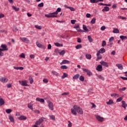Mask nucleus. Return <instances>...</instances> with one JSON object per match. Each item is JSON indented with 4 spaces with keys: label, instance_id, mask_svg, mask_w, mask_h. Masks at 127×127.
I'll list each match as a JSON object with an SVG mask.
<instances>
[{
    "label": "nucleus",
    "instance_id": "obj_1",
    "mask_svg": "<svg viewBox=\"0 0 127 127\" xmlns=\"http://www.w3.org/2000/svg\"><path fill=\"white\" fill-rule=\"evenodd\" d=\"M70 112L72 115L76 116L77 113L79 115H83V112L82 108L79 107L78 105H74L73 108L71 109Z\"/></svg>",
    "mask_w": 127,
    "mask_h": 127
},
{
    "label": "nucleus",
    "instance_id": "obj_2",
    "mask_svg": "<svg viewBox=\"0 0 127 127\" xmlns=\"http://www.w3.org/2000/svg\"><path fill=\"white\" fill-rule=\"evenodd\" d=\"M60 11H61V8H58L55 12L50 13L48 14H45V16H46V17H48V18H50L51 17H57V14H58V12H60Z\"/></svg>",
    "mask_w": 127,
    "mask_h": 127
},
{
    "label": "nucleus",
    "instance_id": "obj_3",
    "mask_svg": "<svg viewBox=\"0 0 127 127\" xmlns=\"http://www.w3.org/2000/svg\"><path fill=\"white\" fill-rule=\"evenodd\" d=\"M47 103L50 110H51V111H53L54 110V105H53V103L49 100L47 101Z\"/></svg>",
    "mask_w": 127,
    "mask_h": 127
},
{
    "label": "nucleus",
    "instance_id": "obj_4",
    "mask_svg": "<svg viewBox=\"0 0 127 127\" xmlns=\"http://www.w3.org/2000/svg\"><path fill=\"white\" fill-rule=\"evenodd\" d=\"M82 71H83V72H85V73H86V74H87V75H88V76H92L93 75V73H92V72H91V71H90V70H89L86 68H83Z\"/></svg>",
    "mask_w": 127,
    "mask_h": 127
},
{
    "label": "nucleus",
    "instance_id": "obj_5",
    "mask_svg": "<svg viewBox=\"0 0 127 127\" xmlns=\"http://www.w3.org/2000/svg\"><path fill=\"white\" fill-rule=\"evenodd\" d=\"M19 84H20V85H21V86H26L27 87H28L29 86L28 85V84H27V83H28V81L26 80H23V81L19 80Z\"/></svg>",
    "mask_w": 127,
    "mask_h": 127
},
{
    "label": "nucleus",
    "instance_id": "obj_6",
    "mask_svg": "<svg viewBox=\"0 0 127 127\" xmlns=\"http://www.w3.org/2000/svg\"><path fill=\"white\" fill-rule=\"evenodd\" d=\"M20 40L23 41V42H25V43L28 44L29 42H30V41L25 37H20Z\"/></svg>",
    "mask_w": 127,
    "mask_h": 127
},
{
    "label": "nucleus",
    "instance_id": "obj_7",
    "mask_svg": "<svg viewBox=\"0 0 127 127\" xmlns=\"http://www.w3.org/2000/svg\"><path fill=\"white\" fill-rule=\"evenodd\" d=\"M36 44L39 48H41L42 49H46V46L40 44L39 42H36Z\"/></svg>",
    "mask_w": 127,
    "mask_h": 127
},
{
    "label": "nucleus",
    "instance_id": "obj_8",
    "mask_svg": "<svg viewBox=\"0 0 127 127\" xmlns=\"http://www.w3.org/2000/svg\"><path fill=\"white\" fill-rule=\"evenodd\" d=\"M0 82H1V83H7V82H8V79L6 77H1L0 78Z\"/></svg>",
    "mask_w": 127,
    "mask_h": 127
},
{
    "label": "nucleus",
    "instance_id": "obj_9",
    "mask_svg": "<svg viewBox=\"0 0 127 127\" xmlns=\"http://www.w3.org/2000/svg\"><path fill=\"white\" fill-rule=\"evenodd\" d=\"M0 47L1 48H2L1 49L2 51H7L8 50V49H7L5 45H3V44L1 45Z\"/></svg>",
    "mask_w": 127,
    "mask_h": 127
},
{
    "label": "nucleus",
    "instance_id": "obj_10",
    "mask_svg": "<svg viewBox=\"0 0 127 127\" xmlns=\"http://www.w3.org/2000/svg\"><path fill=\"white\" fill-rule=\"evenodd\" d=\"M96 120H97L98 122H100V123L104 122V118L101 117L100 116H96Z\"/></svg>",
    "mask_w": 127,
    "mask_h": 127
},
{
    "label": "nucleus",
    "instance_id": "obj_11",
    "mask_svg": "<svg viewBox=\"0 0 127 127\" xmlns=\"http://www.w3.org/2000/svg\"><path fill=\"white\" fill-rule=\"evenodd\" d=\"M122 108H123L124 109H125L126 110V109H127V103H126V101H122Z\"/></svg>",
    "mask_w": 127,
    "mask_h": 127
},
{
    "label": "nucleus",
    "instance_id": "obj_12",
    "mask_svg": "<svg viewBox=\"0 0 127 127\" xmlns=\"http://www.w3.org/2000/svg\"><path fill=\"white\" fill-rule=\"evenodd\" d=\"M96 70L97 71H99V72H101V71H103V66H102V65H98L96 67Z\"/></svg>",
    "mask_w": 127,
    "mask_h": 127
},
{
    "label": "nucleus",
    "instance_id": "obj_13",
    "mask_svg": "<svg viewBox=\"0 0 127 127\" xmlns=\"http://www.w3.org/2000/svg\"><path fill=\"white\" fill-rule=\"evenodd\" d=\"M70 64V61L66 60H64L63 61V62L60 63L61 65H63L64 64Z\"/></svg>",
    "mask_w": 127,
    "mask_h": 127
},
{
    "label": "nucleus",
    "instance_id": "obj_14",
    "mask_svg": "<svg viewBox=\"0 0 127 127\" xmlns=\"http://www.w3.org/2000/svg\"><path fill=\"white\" fill-rule=\"evenodd\" d=\"M96 56L97 57L96 59V61H98V60H101V59H102V55H100L99 53H97Z\"/></svg>",
    "mask_w": 127,
    "mask_h": 127
},
{
    "label": "nucleus",
    "instance_id": "obj_15",
    "mask_svg": "<svg viewBox=\"0 0 127 127\" xmlns=\"http://www.w3.org/2000/svg\"><path fill=\"white\" fill-rule=\"evenodd\" d=\"M52 73L53 74V75H54V76H56V77H60V74L57 72V71H52Z\"/></svg>",
    "mask_w": 127,
    "mask_h": 127
},
{
    "label": "nucleus",
    "instance_id": "obj_16",
    "mask_svg": "<svg viewBox=\"0 0 127 127\" xmlns=\"http://www.w3.org/2000/svg\"><path fill=\"white\" fill-rule=\"evenodd\" d=\"M106 52V50L102 48L99 50V51L97 52V53H99V54H103V53H105Z\"/></svg>",
    "mask_w": 127,
    "mask_h": 127
},
{
    "label": "nucleus",
    "instance_id": "obj_17",
    "mask_svg": "<svg viewBox=\"0 0 127 127\" xmlns=\"http://www.w3.org/2000/svg\"><path fill=\"white\" fill-rule=\"evenodd\" d=\"M74 28H76L78 32H83V31H82V30L79 29V28H80V26H79V25H76L74 27Z\"/></svg>",
    "mask_w": 127,
    "mask_h": 127
},
{
    "label": "nucleus",
    "instance_id": "obj_18",
    "mask_svg": "<svg viewBox=\"0 0 127 127\" xmlns=\"http://www.w3.org/2000/svg\"><path fill=\"white\" fill-rule=\"evenodd\" d=\"M96 76L98 79H100V80H101L102 81H104V80H105V78L102 75L96 74Z\"/></svg>",
    "mask_w": 127,
    "mask_h": 127
},
{
    "label": "nucleus",
    "instance_id": "obj_19",
    "mask_svg": "<svg viewBox=\"0 0 127 127\" xmlns=\"http://www.w3.org/2000/svg\"><path fill=\"white\" fill-rule=\"evenodd\" d=\"M27 119V118L24 116H21L18 118V120H20V121H25Z\"/></svg>",
    "mask_w": 127,
    "mask_h": 127
},
{
    "label": "nucleus",
    "instance_id": "obj_20",
    "mask_svg": "<svg viewBox=\"0 0 127 127\" xmlns=\"http://www.w3.org/2000/svg\"><path fill=\"white\" fill-rule=\"evenodd\" d=\"M100 64H101L102 66H104L105 67H109V64H108V63L105 62H100Z\"/></svg>",
    "mask_w": 127,
    "mask_h": 127
},
{
    "label": "nucleus",
    "instance_id": "obj_21",
    "mask_svg": "<svg viewBox=\"0 0 127 127\" xmlns=\"http://www.w3.org/2000/svg\"><path fill=\"white\" fill-rule=\"evenodd\" d=\"M36 100L38 102H40V103H44L45 102L43 98H37L36 99Z\"/></svg>",
    "mask_w": 127,
    "mask_h": 127
},
{
    "label": "nucleus",
    "instance_id": "obj_22",
    "mask_svg": "<svg viewBox=\"0 0 127 127\" xmlns=\"http://www.w3.org/2000/svg\"><path fill=\"white\" fill-rule=\"evenodd\" d=\"M3 105H4V100H3V99L0 96V106Z\"/></svg>",
    "mask_w": 127,
    "mask_h": 127
},
{
    "label": "nucleus",
    "instance_id": "obj_23",
    "mask_svg": "<svg viewBox=\"0 0 127 127\" xmlns=\"http://www.w3.org/2000/svg\"><path fill=\"white\" fill-rule=\"evenodd\" d=\"M85 57L86 59H88V60H91V59L92 58V55H91V54H86Z\"/></svg>",
    "mask_w": 127,
    "mask_h": 127
},
{
    "label": "nucleus",
    "instance_id": "obj_24",
    "mask_svg": "<svg viewBox=\"0 0 127 127\" xmlns=\"http://www.w3.org/2000/svg\"><path fill=\"white\" fill-rule=\"evenodd\" d=\"M111 97H112L113 98H119V97H120V95H119L118 94H116V93H113L111 95Z\"/></svg>",
    "mask_w": 127,
    "mask_h": 127
},
{
    "label": "nucleus",
    "instance_id": "obj_25",
    "mask_svg": "<svg viewBox=\"0 0 127 127\" xmlns=\"http://www.w3.org/2000/svg\"><path fill=\"white\" fill-rule=\"evenodd\" d=\"M8 119L11 122V123H14V119L11 115H9L8 116Z\"/></svg>",
    "mask_w": 127,
    "mask_h": 127
},
{
    "label": "nucleus",
    "instance_id": "obj_26",
    "mask_svg": "<svg viewBox=\"0 0 127 127\" xmlns=\"http://www.w3.org/2000/svg\"><path fill=\"white\" fill-rule=\"evenodd\" d=\"M117 67H118V68L120 69V70H123L124 69V67L123 66V65L121 64H116Z\"/></svg>",
    "mask_w": 127,
    "mask_h": 127
},
{
    "label": "nucleus",
    "instance_id": "obj_27",
    "mask_svg": "<svg viewBox=\"0 0 127 127\" xmlns=\"http://www.w3.org/2000/svg\"><path fill=\"white\" fill-rule=\"evenodd\" d=\"M13 68L15 70H23V69H24V68L22 66H18V67L14 66Z\"/></svg>",
    "mask_w": 127,
    "mask_h": 127
},
{
    "label": "nucleus",
    "instance_id": "obj_28",
    "mask_svg": "<svg viewBox=\"0 0 127 127\" xmlns=\"http://www.w3.org/2000/svg\"><path fill=\"white\" fill-rule=\"evenodd\" d=\"M106 104L107 105H113V104H114V100L110 99L108 102H106Z\"/></svg>",
    "mask_w": 127,
    "mask_h": 127
},
{
    "label": "nucleus",
    "instance_id": "obj_29",
    "mask_svg": "<svg viewBox=\"0 0 127 127\" xmlns=\"http://www.w3.org/2000/svg\"><path fill=\"white\" fill-rule=\"evenodd\" d=\"M55 46H57L58 47H63V44H60L59 43H54Z\"/></svg>",
    "mask_w": 127,
    "mask_h": 127
},
{
    "label": "nucleus",
    "instance_id": "obj_30",
    "mask_svg": "<svg viewBox=\"0 0 127 127\" xmlns=\"http://www.w3.org/2000/svg\"><path fill=\"white\" fill-rule=\"evenodd\" d=\"M110 10V8L108 6H105L102 9V11H109Z\"/></svg>",
    "mask_w": 127,
    "mask_h": 127
},
{
    "label": "nucleus",
    "instance_id": "obj_31",
    "mask_svg": "<svg viewBox=\"0 0 127 127\" xmlns=\"http://www.w3.org/2000/svg\"><path fill=\"white\" fill-rule=\"evenodd\" d=\"M28 108L30 109V110L33 111V107H32V104L31 103H29L28 104Z\"/></svg>",
    "mask_w": 127,
    "mask_h": 127
},
{
    "label": "nucleus",
    "instance_id": "obj_32",
    "mask_svg": "<svg viewBox=\"0 0 127 127\" xmlns=\"http://www.w3.org/2000/svg\"><path fill=\"white\" fill-rule=\"evenodd\" d=\"M113 33H120V30L118 29V28H114Z\"/></svg>",
    "mask_w": 127,
    "mask_h": 127
},
{
    "label": "nucleus",
    "instance_id": "obj_33",
    "mask_svg": "<svg viewBox=\"0 0 127 127\" xmlns=\"http://www.w3.org/2000/svg\"><path fill=\"white\" fill-rule=\"evenodd\" d=\"M79 77H80V74H75L73 77V79H74L75 80H77V79L79 78Z\"/></svg>",
    "mask_w": 127,
    "mask_h": 127
},
{
    "label": "nucleus",
    "instance_id": "obj_34",
    "mask_svg": "<svg viewBox=\"0 0 127 127\" xmlns=\"http://www.w3.org/2000/svg\"><path fill=\"white\" fill-rule=\"evenodd\" d=\"M87 38L89 42L90 43L93 42V38H92V37L91 36H88Z\"/></svg>",
    "mask_w": 127,
    "mask_h": 127
},
{
    "label": "nucleus",
    "instance_id": "obj_35",
    "mask_svg": "<svg viewBox=\"0 0 127 127\" xmlns=\"http://www.w3.org/2000/svg\"><path fill=\"white\" fill-rule=\"evenodd\" d=\"M12 8H13V9L14 10H15V11H18V10H19V7H16L14 6H12Z\"/></svg>",
    "mask_w": 127,
    "mask_h": 127
},
{
    "label": "nucleus",
    "instance_id": "obj_36",
    "mask_svg": "<svg viewBox=\"0 0 127 127\" xmlns=\"http://www.w3.org/2000/svg\"><path fill=\"white\" fill-rule=\"evenodd\" d=\"M35 28H36L37 29H38L39 30H40V29H42V26H38V25H35Z\"/></svg>",
    "mask_w": 127,
    "mask_h": 127
},
{
    "label": "nucleus",
    "instance_id": "obj_37",
    "mask_svg": "<svg viewBox=\"0 0 127 127\" xmlns=\"http://www.w3.org/2000/svg\"><path fill=\"white\" fill-rule=\"evenodd\" d=\"M65 51L64 50H63L61 52H59V53L60 54V55H62L63 56V55H64L65 53Z\"/></svg>",
    "mask_w": 127,
    "mask_h": 127
},
{
    "label": "nucleus",
    "instance_id": "obj_38",
    "mask_svg": "<svg viewBox=\"0 0 127 127\" xmlns=\"http://www.w3.org/2000/svg\"><path fill=\"white\" fill-rule=\"evenodd\" d=\"M91 23L92 24H95L96 23V18H93L91 21Z\"/></svg>",
    "mask_w": 127,
    "mask_h": 127
},
{
    "label": "nucleus",
    "instance_id": "obj_39",
    "mask_svg": "<svg viewBox=\"0 0 127 127\" xmlns=\"http://www.w3.org/2000/svg\"><path fill=\"white\" fill-rule=\"evenodd\" d=\"M29 80L30 81V84H33L34 80H33V78H32V77L31 76H30L29 77Z\"/></svg>",
    "mask_w": 127,
    "mask_h": 127
},
{
    "label": "nucleus",
    "instance_id": "obj_40",
    "mask_svg": "<svg viewBox=\"0 0 127 127\" xmlns=\"http://www.w3.org/2000/svg\"><path fill=\"white\" fill-rule=\"evenodd\" d=\"M5 112H6V114H10V113H11V112H12V110H11V109H6L5 110Z\"/></svg>",
    "mask_w": 127,
    "mask_h": 127
},
{
    "label": "nucleus",
    "instance_id": "obj_41",
    "mask_svg": "<svg viewBox=\"0 0 127 127\" xmlns=\"http://www.w3.org/2000/svg\"><path fill=\"white\" fill-rule=\"evenodd\" d=\"M38 6L39 7H43L44 6V3L41 2L39 4H38Z\"/></svg>",
    "mask_w": 127,
    "mask_h": 127
},
{
    "label": "nucleus",
    "instance_id": "obj_42",
    "mask_svg": "<svg viewBox=\"0 0 127 127\" xmlns=\"http://www.w3.org/2000/svg\"><path fill=\"white\" fill-rule=\"evenodd\" d=\"M76 49H81V48H82V45L79 44V45H77L76 47H75Z\"/></svg>",
    "mask_w": 127,
    "mask_h": 127
},
{
    "label": "nucleus",
    "instance_id": "obj_43",
    "mask_svg": "<svg viewBox=\"0 0 127 127\" xmlns=\"http://www.w3.org/2000/svg\"><path fill=\"white\" fill-rule=\"evenodd\" d=\"M124 99V97L122 96L120 98H119L118 99H117L116 102H121L122 101V100Z\"/></svg>",
    "mask_w": 127,
    "mask_h": 127
},
{
    "label": "nucleus",
    "instance_id": "obj_44",
    "mask_svg": "<svg viewBox=\"0 0 127 127\" xmlns=\"http://www.w3.org/2000/svg\"><path fill=\"white\" fill-rule=\"evenodd\" d=\"M120 37L121 39H122V40H123V41L125 40V39H126V38H127V36H123V35L120 36Z\"/></svg>",
    "mask_w": 127,
    "mask_h": 127
},
{
    "label": "nucleus",
    "instance_id": "obj_45",
    "mask_svg": "<svg viewBox=\"0 0 127 127\" xmlns=\"http://www.w3.org/2000/svg\"><path fill=\"white\" fill-rule=\"evenodd\" d=\"M2 50H1V48H0V57H2V56H3V55H4V54H3V53H2Z\"/></svg>",
    "mask_w": 127,
    "mask_h": 127
},
{
    "label": "nucleus",
    "instance_id": "obj_46",
    "mask_svg": "<svg viewBox=\"0 0 127 127\" xmlns=\"http://www.w3.org/2000/svg\"><path fill=\"white\" fill-rule=\"evenodd\" d=\"M107 45V43L106 42V41H103L102 44V47H105L106 45Z\"/></svg>",
    "mask_w": 127,
    "mask_h": 127
},
{
    "label": "nucleus",
    "instance_id": "obj_47",
    "mask_svg": "<svg viewBox=\"0 0 127 127\" xmlns=\"http://www.w3.org/2000/svg\"><path fill=\"white\" fill-rule=\"evenodd\" d=\"M49 117L53 121H55V116L54 115H50Z\"/></svg>",
    "mask_w": 127,
    "mask_h": 127
},
{
    "label": "nucleus",
    "instance_id": "obj_48",
    "mask_svg": "<svg viewBox=\"0 0 127 127\" xmlns=\"http://www.w3.org/2000/svg\"><path fill=\"white\" fill-rule=\"evenodd\" d=\"M67 76V73L64 72L63 73V76L62 77V79H65V78H66Z\"/></svg>",
    "mask_w": 127,
    "mask_h": 127
},
{
    "label": "nucleus",
    "instance_id": "obj_49",
    "mask_svg": "<svg viewBox=\"0 0 127 127\" xmlns=\"http://www.w3.org/2000/svg\"><path fill=\"white\" fill-rule=\"evenodd\" d=\"M91 3H97L98 2V0H90Z\"/></svg>",
    "mask_w": 127,
    "mask_h": 127
},
{
    "label": "nucleus",
    "instance_id": "obj_50",
    "mask_svg": "<svg viewBox=\"0 0 127 127\" xmlns=\"http://www.w3.org/2000/svg\"><path fill=\"white\" fill-rule=\"evenodd\" d=\"M83 30H85V31H88V28H87V27L85 25H83Z\"/></svg>",
    "mask_w": 127,
    "mask_h": 127
},
{
    "label": "nucleus",
    "instance_id": "obj_51",
    "mask_svg": "<svg viewBox=\"0 0 127 127\" xmlns=\"http://www.w3.org/2000/svg\"><path fill=\"white\" fill-rule=\"evenodd\" d=\"M79 80L80 81H81L82 82H83V81L85 80V78H84V76H83V75H81L79 77Z\"/></svg>",
    "mask_w": 127,
    "mask_h": 127
},
{
    "label": "nucleus",
    "instance_id": "obj_52",
    "mask_svg": "<svg viewBox=\"0 0 127 127\" xmlns=\"http://www.w3.org/2000/svg\"><path fill=\"white\" fill-rule=\"evenodd\" d=\"M61 69H68V66H66V65H62L61 66Z\"/></svg>",
    "mask_w": 127,
    "mask_h": 127
},
{
    "label": "nucleus",
    "instance_id": "obj_53",
    "mask_svg": "<svg viewBox=\"0 0 127 127\" xmlns=\"http://www.w3.org/2000/svg\"><path fill=\"white\" fill-rule=\"evenodd\" d=\"M34 112L35 114H40V111H39V110H37V109L34 110Z\"/></svg>",
    "mask_w": 127,
    "mask_h": 127
},
{
    "label": "nucleus",
    "instance_id": "obj_54",
    "mask_svg": "<svg viewBox=\"0 0 127 127\" xmlns=\"http://www.w3.org/2000/svg\"><path fill=\"white\" fill-rule=\"evenodd\" d=\"M69 92H64V93L62 94V96H68V95H69Z\"/></svg>",
    "mask_w": 127,
    "mask_h": 127
},
{
    "label": "nucleus",
    "instance_id": "obj_55",
    "mask_svg": "<svg viewBox=\"0 0 127 127\" xmlns=\"http://www.w3.org/2000/svg\"><path fill=\"white\" fill-rule=\"evenodd\" d=\"M68 124L67 125L68 127H72V123L70 121H68Z\"/></svg>",
    "mask_w": 127,
    "mask_h": 127
},
{
    "label": "nucleus",
    "instance_id": "obj_56",
    "mask_svg": "<svg viewBox=\"0 0 127 127\" xmlns=\"http://www.w3.org/2000/svg\"><path fill=\"white\" fill-rule=\"evenodd\" d=\"M101 30H102V31H104V30H105V29H106V26H103L101 27L100 28Z\"/></svg>",
    "mask_w": 127,
    "mask_h": 127
},
{
    "label": "nucleus",
    "instance_id": "obj_57",
    "mask_svg": "<svg viewBox=\"0 0 127 127\" xmlns=\"http://www.w3.org/2000/svg\"><path fill=\"white\" fill-rule=\"evenodd\" d=\"M13 31H14L15 32H16V31H18V29H17V27H15L13 28Z\"/></svg>",
    "mask_w": 127,
    "mask_h": 127
},
{
    "label": "nucleus",
    "instance_id": "obj_58",
    "mask_svg": "<svg viewBox=\"0 0 127 127\" xmlns=\"http://www.w3.org/2000/svg\"><path fill=\"white\" fill-rule=\"evenodd\" d=\"M19 56L21 58H25V55H24V54H22Z\"/></svg>",
    "mask_w": 127,
    "mask_h": 127
},
{
    "label": "nucleus",
    "instance_id": "obj_59",
    "mask_svg": "<svg viewBox=\"0 0 127 127\" xmlns=\"http://www.w3.org/2000/svg\"><path fill=\"white\" fill-rule=\"evenodd\" d=\"M119 18H121V19H122L123 20H124L125 19H127V17H123L122 16H119Z\"/></svg>",
    "mask_w": 127,
    "mask_h": 127
},
{
    "label": "nucleus",
    "instance_id": "obj_60",
    "mask_svg": "<svg viewBox=\"0 0 127 127\" xmlns=\"http://www.w3.org/2000/svg\"><path fill=\"white\" fill-rule=\"evenodd\" d=\"M76 20L72 19L71 20V24H75V22H76Z\"/></svg>",
    "mask_w": 127,
    "mask_h": 127
},
{
    "label": "nucleus",
    "instance_id": "obj_61",
    "mask_svg": "<svg viewBox=\"0 0 127 127\" xmlns=\"http://www.w3.org/2000/svg\"><path fill=\"white\" fill-rule=\"evenodd\" d=\"M115 39V38H114V37H111L110 39H109V41L110 42H112V41H113V40Z\"/></svg>",
    "mask_w": 127,
    "mask_h": 127
},
{
    "label": "nucleus",
    "instance_id": "obj_62",
    "mask_svg": "<svg viewBox=\"0 0 127 127\" xmlns=\"http://www.w3.org/2000/svg\"><path fill=\"white\" fill-rule=\"evenodd\" d=\"M69 9L70 10H71V11H75V8H74L73 7H69Z\"/></svg>",
    "mask_w": 127,
    "mask_h": 127
},
{
    "label": "nucleus",
    "instance_id": "obj_63",
    "mask_svg": "<svg viewBox=\"0 0 127 127\" xmlns=\"http://www.w3.org/2000/svg\"><path fill=\"white\" fill-rule=\"evenodd\" d=\"M44 83H48V79L45 78L43 79Z\"/></svg>",
    "mask_w": 127,
    "mask_h": 127
},
{
    "label": "nucleus",
    "instance_id": "obj_64",
    "mask_svg": "<svg viewBox=\"0 0 127 127\" xmlns=\"http://www.w3.org/2000/svg\"><path fill=\"white\" fill-rule=\"evenodd\" d=\"M4 16V14H0V18H2Z\"/></svg>",
    "mask_w": 127,
    "mask_h": 127
}]
</instances>
